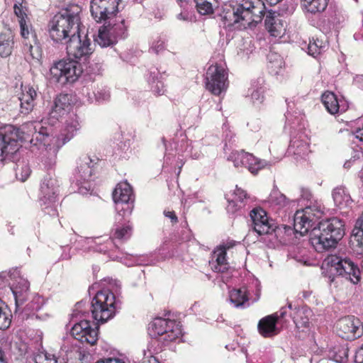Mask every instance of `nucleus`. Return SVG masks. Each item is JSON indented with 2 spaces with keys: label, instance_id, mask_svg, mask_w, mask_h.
<instances>
[{
  "label": "nucleus",
  "instance_id": "473e14b6",
  "mask_svg": "<svg viewBox=\"0 0 363 363\" xmlns=\"http://www.w3.org/2000/svg\"><path fill=\"white\" fill-rule=\"evenodd\" d=\"M322 102L330 114H335L340 110V104L337 96L332 91H325L321 96Z\"/></svg>",
  "mask_w": 363,
  "mask_h": 363
},
{
  "label": "nucleus",
  "instance_id": "39448f33",
  "mask_svg": "<svg viewBox=\"0 0 363 363\" xmlns=\"http://www.w3.org/2000/svg\"><path fill=\"white\" fill-rule=\"evenodd\" d=\"M83 69L77 60H60L50 68V79L60 85L75 82L82 74Z\"/></svg>",
  "mask_w": 363,
  "mask_h": 363
},
{
  "label": "nucleus",
  "instance_id": "412c9836",
  "mask_svg": "<svg viewBox=\"0 0 363 363\" xmlns=\"http://www.w3.org/2000/svg\"><path fill=\"white\" fill-rule=\"evenodd\" d=\"M220 17L224 27H230L240 22L245 23L242 4H239L224 9Z\"/></svg>",
  "mask_w": 363,
  "mask_h": 363
},
{
  "label": "nucleus",
  "instance_id": "4d7b16f0",
  "mask_svg": "<svg viewBox=\"0 0 363 363\" xmlns=\"http://www.w3.org/2000/svg\"><path fill=\"white\" fill-rule=\"evenodd\" d=\"M164 48V45L163 41H157L155 43L151 48V49L157 54L163 50Z\"/></svg>",
  "mask_w": 363,
  "mask_h": 363
},
{
  "label": "nucleus",
  "instance_id": "ddd939ff",
  "mask_svg": "<svg viewBox=\"0 0 363 363\" xmlns=\"http://www.w3.org/2000/svg\"><path fill=\"white\" fill-rule=\"evenodd\" d=\"M226 158L227 160L233 162L235 167H245L253 174H257L268 164L267 161L257 158L244 150L233 151Z\"/></svg>",
  "mask_w": 363,
  "mask_h": 363
},
{
  "label": "nucleus",
  "instance_id": "bb28decb",
  "mask_svg": "<svg viewBox=\"0 0 363 363\" xmlns=\"http://www.w3.org/2000/svg\"><path fill=\"white\" fill-rule=\"evenodd\" d=\"M215 261L211 262L212 269L216 272L224 273L228 271L229 264L226 259V252L225 247H218L213 252Z\"/></svg>",
  "mask_w": 363,
  "mask_h": 363
},
{
  "label": "nucleus",
  "instance_id": "f03ea898",
  "mask_svg": "<svg viewBox=\"0 0 363 363\" xmlns=\"http://www.w3.org/2000/svg\"><path fill=\"white\" fill-rule=\"evenodd\" d=\"M82 9L77 5H71L61 9L49 21L48 30L51 40L63 45L79 31Z\"/></svg>",
  "mask_w": 363,
  "mask_h": 363
},
{
  "label": "nucleus",
  "instance_id": "1a4fd4ad",
  "mask_svg": "<svg viewBox=\"0 0 363 363\" xmlns=\"http://www.w3.org/2000/svg\"><path fill=\"white\" fill-rule=\"evenodd\" d=\"M113 199L118 212L116 220L130 216L133 209L134 197L130 185L125 182L117 184L113 192Z\"/></svg>",
  "mask_w": 363,
  "mask_h": 363
},
{
  "label": "nucleus",
  "instance_id": "f8f14e48",
  "mask_svg": "<svg viewBox=\"0 0 363 363\" xmlns=\"http://www.w3.org/2000/svg\"><path fill=\"white\" fill-rule=\"evenodd\" d=\"M338 336L347 340H353L363 334V325L360 320L353 315L340 318L335 325Z\"/></svg>",
  "mask_w": 363,
  "mask_h": 363
},
{
  "label": "nucleus",
  "instance_id": "9d476101",
  "mask_svg": "<svg viewBox=\"0 0 363 363\" xmlns=\"http://www.w3.org/2000/svg\"><path fill=\"white\" fill-rule=\"evenodd\" d=\"M148 332L152 338L159 336L164 341H174L182 335L179 324L170 319L156 318L149 324Z\"/></svg>",
  "mask_w": 363,
  "mask_h": 363
},
{
  "label": "nucleus",
  "instance_id": "6ab92c4d",
  "mask_svg": "<svg viewBox=\"0 0 363 363\" xmlns=\"http://www.w3.org/2000/svg\"><path fill=\"white\" fill-rule=\"evenodd\" d=\"M315 220L313 218H310L307 214L303 212L297 211L294 217V228H291V233H283L282 236L286 238V242L290 240V237L292 235L298 233L303 236L306 234L310 229H313L315 225Z\"/></svg>",
  "mask_w": 363,
  "mask_h": 363
},
{
  "label": "nucleus",
  "instance_id": "ea45409f",
  "mask_svg": "<svg viewBox=\"0 0 363 363\" xmlns=\"http://www.w3.org/2000/svg\"><path fill=\"white\" fill-rule=\"evenodd\" d=\"M133 228L130 225H117L112 235L113 239L124 241L129 239L132 235Z\"/></svg>",
  "mask_w": 363,
  "mask_h": 363
},
{
  "label": "nucleus",
  "instance_id": "de8ad7c7",
  "mask_svg": "<svg viewBox=\"0 0 363 363\" xmlns=\"http://www.w3.org/2000/svg\"><path fill=\"white\" fill-rule=\"evenodd\" d=\"M325 46L323 45V43L318 40H313L310 41L308 45V53L310 55L315 57L319 55L324 49Z\"/></svg>",
  "mask_w": 363,
  "mask_h": 363
},
{
  "label": "nucleus",
  "instance_id": "dca6fc26",
  "mask_svg": "<svg viewBox=\"0 0 363 363\" xmlns=\"http://www.w3.org/2000/svg\"><path fill=\"white\" fill-rule=\"evenodd\" d=\"M68 40L63 45H66L67 52L69 56L76 60H81L83 57L86 60L92 53L91 41L86 35L82 39L79 32Z\"/></svg>",
  "mask_w": 363,
  "mask_h": 363
},
{
  "label": "nucleus",
  "instance_id": "603ef678",
  "mask_svg": "<svg viewBox=\"0 0 363 363\" xmlns=\"http://www.w3.org/2000/svg\"><path fill=\"white\" fill-rule=\"evenodd\" d=\"M234 199L242 203L244 200L247 198V193L240 188L236 186V189L234 193Z\"/></svg>",
  "mask_w": 363,
  "mask_h": 363
},
{
  "label": "nucleus",
  "instance_id": "c03bdc74",
  "mask_svg": "<svg viewBox=\"0 0 363 363\" xmlns=\"http://www.w3.org/2000/svg\"><path fill=\"white\" fill-rule=\"evenodd\" d=\"M303 309H298L293 317L294 322L298 328H306L309 326V318Z\"/></svg>",
  "mask_w": 363,
  "mask_h": 363
},
{
  "label": "nucleus",
  "instance_id": "69168bd1",
  "mask_svg": "<svg viewBox=\"0 0 363 363\" xmlns=\"http://www.w3.org/2000/svg\"><path fill=\"white\" fill-rule=\"evenodd\" d=\"M278 313V320L279 318H283L285 317V315H286V307H282L279 312L277 313Z\"/></svg>",
  "mask_w": 363,
  "mask_h": 363
},
{
  "label": "nucleus",
  "instance_id": "e2e57ef3",
  "mask_svg": "<svg viewBox=\"0 0 363 363\" xmlns=\"http://www.w3.org/2000/svg\"><path fill=\"white\" fill-rule=\"evenodd\" d=\"M20 350L21 351V355L26 356L28 354V347L26 344H21L20 347Z\"/></svg>",
  "mask_w": 363,
  "mask_h": 363
},
{
  "label": "nucleus",
  "instance_id": "7ed1b4c3",
  "mask_svg": "<svg viewBox=\"0 0 363 363\" xmlns=\"http://www.w3.org/2000/svg\"><path fill=\"white\" fill-rule=\"evenodd\" d=\"M344 227V222L336 217L320 221L311 230L310 242L318 252L334 248L345 235Z\"/></svg>",
  "mask_w": 363,
  "mask_h": 363
},
{
  "label": "nucleus",
  "instance_id": "3c124183",
  "mask_svg": "<svg viewBox=\"0 0 363 363\" xmlns=\"http://www.w3.org/2000/svg\"><path fill=\"white\" fill-rule=\"evenodd\" d=\"M228 205L226 208L227 211L230 213H235L240 208H241V205L238 204V201L235 199H233L231 200L228 199Z\"/></svg>",
  "mask_w": 363,
  "mask_h": 363
},
{
  "label": "nucleus",
  "instance_id": "2f4dec72",
  "mask_svg": "<svg viewBox=\"0 0 363 363\" xmlns=\"http://www.w3.org/2000/svg\"><path fill=\"white\" fill-rule=\"evenodd\" d=\"M13 169L16 178L23 182L30 177L31 173L28 162L23 159L18 160L16 162L13 163Z\"/></svg>",
  "mask_w": 363,
  "mask_h": 363
},
{
  "label": "nucleus",
  "instance_id": "4c0bfd02",
  "mask_svg": "<svg viewBox=\"0 0 363 363\" xmlns=\"http://www.w3.org/2000/svg\"><path fill=\"white\" fill-rule=\"evenodd\" d=\"M268 203L272 206L282 208L286 206L288 200L284 194H283L277 186L272 190L267 200Z\"/></svg>",
  "mask_w": 363,
  "mask_h": 363
},
{
  "label": "nucleus",
  "instance_id": "8fccbe9b",
  "mask_svg": "<svg viewBox=\"0 0 363 363\" xmlns=\"http://www.w3.org/2000/svg\"><path fill=\"white\" fill-rule=\"evenodd\" d=\"M268 58L269 60V67L272 69L274 67L276 72H278L279 69H280L282 67V60L279 56L275 54H270L268 56Z\"/></svg>",
  "mask_w": 363,
  "mask_h": 363
},
{
  "label": "nucleus",
  "instance_id": "0e129e2a",
  "mask_svg": "<svg viewBox=\"0 0 363 363\" xmlns=\"http://www.w3.org/2000/svg\"><path fill=\"white\" fill-rule=\"evenodd\" d=\"M0 363H7L6 357L2 347L0 345Z\"/></svg>",
  "mask_w": 363,
  "mask_h": 363
},
{
  "label": "nucleus",
  "instance_id": "a18cd8bd",
  "mask_svg": "<svg viewBox=\"0 0 363 363\" xmlns=\"http://www.w3.org/2000/svg\"><path fill=\"white\" fill-rule=\"evenodd\" d=\"M290 148H295L294 150V155L303 157L306 156L309 152L308 145L302 141H291Z\"/></svg>",
  "mask_w": 363,
  "mask_h": 363
},
{
  "label": "nucleus",
  "instance_id": "a878e982",
  "mask_svg": "<svg viewBox=\"0 0 363 363\" xmlns=\"http://www.w3.org/2000/svg\"><path fill=\"white\" fill-rule=\"evenodd\" d=\"M23 0H15L13 9L16 16L18 18L21 28V35L23 38H27L30 34L27 24L28 16L23 6Z\"/></svg>",
  "mask_w": 363,
  "mask_h": 363
},
{
  "label": "nucleus",
  "instance_id": "49530a36",
  "mask_svg": "<svg viewBox=\"0 0 363 363\" xmlns=\"http://www.w3.org/2000/svg\"><path fill=\"white\" fill-rule=\"evenodd\" d=\"M251 94L252 100L254 104L259 105L264 101V89L262 86L253 85Z\"/></svg>",
  "mask_w": 363,
  "mask_h": 363
},
{
  "label": "nucleus",
  "instance_id": "864d4df0",
  "mask_svg": "<svg viewBox=\"0 0 363 363\" xmlns=\"http://www.w3.org/2000/svg\"><path fill=\"white\" fill-rule=\"evenodd\" d=\"M33 360L35 363H45L46 360V351L38 352L34 354Z\"/></svg>",
  "mask_w": 363,
  "mask_h": 363
},
{
  "label": "nucleus",
  "instance_id": "680f3d73",
  "mask_svg": "<svg viewBox=\"0 0 363 363\" xmlns=\"http://www.w3.org/2000/svg\"><path fill=\"white\" fill-rule=\"evenodd\" d=\"M301 196L304 200H309L311 197V194L308 189L301 188Z\"/></svg>",
  "mask_w": 363,
  "mask_h": 363
},
{
  "label": "nucleus",
  "instance_id": "f3484780",
  "mask_svg": "<svg viewBox=\"0 0 363 363\" xmlns=\"http://www.w3.org/2000/svg\"><path fill=\"white\" fill-rule=\"evenodd\" d=\"M243 17L245 24H257L265 15V5L261 0H246L242 3Z\"/></svg>",
  "mask_w": 363,
  "mask_h": 363
},
{
  "label": "nucleus",
  "instance_id": "c85d7f7f",
  "mask_svg": "<svg viewBox=\"0 0 363 363\" xmlns=\"http://www.w3.org/2000/svg\"><path fill=\"white\" fill-rule=\"evenodd\" d=\"M350 243L352 246L358 247L361 253L363 252V211L352 230Z\"/></svg>",
  "mask_w": 363,
  "mask_h": 363
},
{
  "label": "nucleus",
  "instance_id": "423d86ee",
  "mask_svg": "<svg viewBox=\"0 0 363 363\" xmlns=\"http://www.w3.org/2000/svg\"><path fill=\"white\" fill-rule=\"evenodd\" d=\"M117 304L112 292L108 290L98 291L91 301L94 319L101 323H106L114 316Z\"/></svg>",
  "mask_w": 363,
  "mask_h": 363
},
{
  "label": "nucleus",
  "instance_id": "4be33fe9",
  "mask_svg": "<svg viewBox=\"0 0 363 363\" xmlns=\"http://www.w3.org/2000/svg\"><path fill=\"white\" fill-rule=\"evenodd\" d=\"M278 313L267 315L262 318L257 325L258 331L264 337H271L279 333L277 327Z\"/></svg>",
  "mask_w": 363,
  "mask_h": 363
},
{
  "label": "nucleus",
  "instance_id": "aec40b11",
  "mask_svg": "<svg viewBox=\"0 0 363 363\" xmlns=\"http://www.w3.org/2000/svg\"><path fill=\"white\" fill-rule=\"evenodd\" d=\"M30 283L27 279L18 277L13 280L11 289L13 294L16 308H20L28 299Z\"/></svg>",
  "mask_w": 363,
  "mask_h": 363
},
{
  "label": "nucleus",
  "instance_id": "bf43d9fd",
  "mask_svg": "<svg viewBox=\"0 0 363 363\" xmlns=\"http://www.w3.org/2000/svg\"><path fill=\"white\" fill-rule=\"evenodd\" d=\"M164 216L169 218L172 223H177L178 221L177 216H176L174 211H164Z\"/></svg>",
  "mask_w": 363,
  "mask_h": 363
},
{
  "label": "nucleus",
  "instance_id": "f257e3e1",
  "mask_svg": "<svg viewBox=\"0 0 363 363\" xmlns=\"http://www.w3.org/2000/svg\"><path fill=\"white\" fill-rule=\"evenodd\" d=\"M10 134L0 133V163L4 160H11L17 157L19 149L18 140L29 142L34 146L49 144L50 133L48 128L40 122L29 121L21 128H13Z\"/></svg>",
  "mask_w": 363,
  "mask_h": 363
},
{
  "label": "nucleus",
  "instance_id": "a19ab883",
  "mask_svg": "<svg viewBox=\"0 0 363 363\" xmlns=\"http://www.w3.org/2000/svg\"><path fill=\"white\" fill-rule=\"evenodd\" d=\"M328 357L337 363H346L348 357V349L345 347H338L330 351Z\"/></svg>",
  "mask_w": 363,
  "mask_h": 363
},
{
  "label": "nucleus",
  "instance_id": "5701e85b",
  "mask_svg": "<svg viewBox=\"0 0 363 363\" xmlns=\"http://www.w3.org/2000/svg\"><path fill=\"white\" fill-rule=\"evenodd\" d=\"M37 97V92L33 86H25L22 90L20 101V111L21 113L28 114L34 107V101Z\"/></svg>",
  "mask_w": 363,
  "mask_h": 363
},
{
  "label": "nucleus",
  "instance_id": "37998d69",
  "mask_svg": "<svg viewBox=\"0 0 363 363\" xmlns=\"http://www.w3.org/2000/svg\"><path fill=\"white\" fill-rule=\"evenodd\" d=\"M307 214L310 218H313L315 223L320 219L324 213V207L318 203H315L305 208L302 211Z\"/></svg>",
  "mask_w": 363,
  "mask_h": 363
},
{
  "label": "nucleus",
  "instance_id": "5fc2aeb1",
  "mask_svg": "<svg viewBox=\"0 0 363 363\" xmlns=\"http://www.w3.org/2000/svg\"><path fill=\"white\" fill-rule=\"evenodd\" d=\"M28 52H30V55L33 59L39 60L41 56L38 47H33V45H30L28 46Z\"/></svg>",
  "mask_w": 363,
  "mask_h": 363
},
{
  "label": "nucleus",
  "instance_id": "13d9d810",
  "mask_svg": "<svg viewBox=\"0 0 363 363\" xmlns=\"http://www.w3.org/2000/svg\"><path fill=\"white\" fill-rule=\"evenodd\" d=\"M354 362L356 363H363V345L357 350L354 355Z\"/></svg>",
  "mask_w": 363,
  "mask_h": 363
},
{
  "label": "nucleus",
  "instance_id": "a211bd4d",
  "mask_svg": "<svg viewBox=\"0 0 363 363\" xmlns=\"http://www.w3.org/2000/svg\"><path fill=\"white\" fill-rule=\"evenodd\" d=\"M98 330L91 327V323L88 320H81L75 323L71 329L72 335L82 342H87L94 345L98 340Z\"/></svg>",
  "mask_w": 363,
  "mask_h": 363
},
{
  "label": "nucleus",
  "instance_id": "c9c22d12",
  "mask_svg": "<svg viewBox=\"0 0 363 363\" xmlns=\"http://www.w3.org/2000/svg\"><path fill=\"white\" fill-rule=\"evenodd\" d=\"M199 13L203 16L211 15L217 7L216 0H194Z\"/></svg>",
  "mask_w": 363,
  "mask_h": 363
},
{
  "label": "nucleus",
  "instance_id": "7c9ffc66",
  "mask_svg": "<svg viewBox=\"0 0 363 363\" xmlns=\"http://www.w3.org/2000/svg\"><path fill=\"white\" fill-rule=\"evenodd\" d=\"M229 300L235 308L243 307L245 303L249 300L247 289L242 287L230 290L229 291Z\"/></svg>",
  "mask_w": 363,
  "mask_h": 363
},
{
  "label": "nucleus",
  "instance_id": "0eeeda50",
  "mask_svg": "<svg viewBox=\"0 0 363 363\" xmlns=\"http://www.w3.org/2000/svg\"><path fill=\"white\" fill-rule=\"evenodd\" d=\"M324 264L333 275L344 277L354 284L360 280V269L349 257L331 255L325 258Z\"/></svg>",
  "mask_w": 363,
  "mask_h": 363
},
{
  "label": "nucleus",
  "instance_id": "b1692460",
  "mask_svg": "<svg viewBox=\"0 0 363 363\" xmlns=\"http://www.w3.org/2000/svg\"><path fill=\"white\" fill-rule=\"evenodd\" d=\"M71 105V96L67 94L58 95L54 101V104L50 112V117L58 119L67 111H69Z\"/></svg>",
  "mask_w": 363,
  "mask_h": 363
},
{
  "label": "nucleus",
  "instance_id": "20e7f679",
  "mask_svg": "<svg viewBox=\"0 0 363 363\" xmlns=\"http://www.w3.org/2000/svg\"><path fill=\"white\" fill-rule=\"evenodd\" d=\"M251 224L252 230L260 236V240L266 242L269 247H273L277 242L286 244V238L282 236L283 233H291L290 226L281 225H276L272 219L269 220L266 211L262 208H255L250 211Z\"/></svg>",
  "mask_w": 363,
  "mask_h": 363
},
{
  "label": "nucleus",
  "instance_id": "cd10ccee",
  "mask_svg": "<svg viewBox=\"0 0 363 363\" xmlns=\"http://www.w3.org/2000/svg\"><path fill=\"white\" fill-rule=\"evenodd\" d=\"M266 29L273 36H279L282 30V24L278 17L277 12L268 11L264 20Z\"/></svg>",
  "mask_w": 363,
  "mask_h": 363
},
{
  "label": "nucleus",
  "instance_id": "052dcab7",
  "mask_svg": "<svg viewBox=\"0 0 363 363\" xmlns=\"http://www.w3.org/2000/svg\"><path fill=\"white\" fill-rule=\"evenodd\" d=\"M56 163V156L52 155L50 158H48L45 160L44 164L48 168H52Z\"/></svg>",
  "mask_w": 363,
  "mask_h": 363
},
{
  "label": "nucleus",
  "instance_id": "72a5a7b5",
  "mask_svg": "<svg viewBox=\"0 0 363 363\" xmlns=\"http://www.w3.org/2000/svg\"><path fill=\"white\" fill-rule=\"evenodd\" d=\"M81 162L77 166V174L82 180H88L93 174V162L88 156L80 158Z\"/></svg>",
  "mask_w": 363,
  "mask_h": 363
},
{
  "label": "nucleus",
  "instance_id": "09e8293b",
  "mask_svg": "<svg viewBox=\"0 0 363 363\" xmlns=\"http://www.w3.org/2000/svg\"><path fill=\"white\" fill-rule=\"evenodd\" d=\"M94 94L96 101L103 102L108 101L110 98L109 91L105 88H97Z\"/></svg>",
  "mask_w": 363,
  "mask_h": 363
},
{
  "label": "nucleus",
  "instance_id": "2eb2a0df",
  "mask_svg": "<svg viewBox=\"0 0 363 363\" xmlns=\"http://www.w3.org/2000/svg\"><path fill=\"white\" fill-rule=\"evenodd\" d=\"M60 186L59 181L50 174L45 175L40 184V201L44 205L48 204L45 208H50L51 211L48 213L55 215L56 210L53 203L56 201L57 193Z\"/></svg>",
  "mask_w": 363,
  "mask_h": 363
},
{
  "label": "nucleus",
  "instance_id": "338daca9",
  "mask_svg": "<svg viewBox=\"0 0 363 363\" xmlns=\"http://www.w3.org/2000/svg\"><path fill=\"white\" fill-rule=\"evenodd\" d=\"M235 241H230L225 243L224 245H221L219 247H225V250L233 247L235 245Z\"/></svg>",
  "mask_w": 363,
  "mask_h": 363
},
{
  "label": "nucleus",
  "instance_id": "6e6d98bb",
  "mask_svg": "<svg viewBox=\"0 0 363 363\" xmlns=\"http://www.w3.org/2000/svg\"><path fill=\"white\" fill-rule=\"evenodd\" d=\"M45 363H65L63 361L59 362L58 358L53 354L48 352L46 351V360Z\"/></svg>",
  "mask_w": 363,
  "mask_h": 363
},
{
  "label": "nucleus",
  "instance_id": "79ce46f5",
  "mask_svg": "<svg viewBox=\"0 0 363 363\" xmlns=\"http://www.w3.org/2000/svg\"><path fill=\"white\" fill-rule=\"evenodd\" d=\"M11 313L7 306L0 301V330L7 329L11 323Z\"/></svg>",
  "mask_w": 363,
  "mask_h": 363
},
{
  "label": "nucleus",
  "instance_id": "58836bf2",
  "mask_svg": "<svg viewBox=\"0 0 363 363\" xmlns=\"http://www.w3.org/2000/svg\"><path fill=\"white\" fill-rule=\"evenodd\" d=\"M80 128V123L77 116L74 118H71L67 121L65 129V138H63L64 143L70 140Z\"/></svg>",
  "mask_w": 363,
  "mask_h": 363
},
{
  "label": "nucleus",
  "instance_id": "6e6552de",
  "mask_svg": "<svg viewBox=\"0 0 363 363\" xmlns=\"http://www.w3.org/2000/svg\"><path fill=\"white\" fill-rule=\"evenodd\" d=\"M115 21L113 18L108 19L99 29L94 40L101 48L112 47L118 40L125 39L128 36L125 20L122 19L118 23Z\"/></svg>",
  "mask_w": 363,
  "mask_h": 363
},
{
  "label": "nucleus",
  "instance_id": "c756f323",
  "mask_svg": "<svg viewBox=\"0 0 363 363\" xmlns=\"http://www.w3.org/2000/svg\"><path fill=\"white\" fill-rule=\"evenodd\" d=\"M332 195L335 204L340 208L348 207L352 202L350 194L343 186L334 189Z\"/></svg>",
  "mask_w": 363,
  "mask_h": 363
},
{
  "label": "nucleus",
  "instance_id": "393cba45",
  "mask_svg": "<svg viewBox=\"0 0 363 363\" xmlns=\"http://www.w3.org/2000/svg\"><path fill=\"white\" fill-rule=\"evenodd\" d=\"M13 34L10 28L6 29L0 33V56L7 57L11 55L14 41Z\"/></svg>",
  "mask_w": 363,
  "mask_h": 363
},
{
  "label": "nucleus",
  "instance_id": "f704fd0d",
  "mask_svg": "<svg viewBox=\"0 0 363 363\" xmlns=\"http://www.w3.org/2000/svg\"><path fill=\"white\" fill-rule=\"evenodd\" d=\"M160 72L155 69L153 71L150 70L148 74L147 81L151 85V89L157 95H162L164 93V84L161 80L158 79Z\"/></svg>",
  "mask_w": 363,
  "mask_h": 363
},
{
  "label": "nucleus",
  "instance_id": "4468645a",
  "mask_svg": "<svg viewBox=\"0 0 363 363\" xmlns=\"http://www.w3.org/2000/svg\"><path fill=\"white\" fill-rule=\"evenodd\" d=\"M121 0H91L90 11L98 23L113 18L118 11Z\"/></svg>",
  "mask_w": 363,
  "mask_h": 363
},
{
  "label": "nucleus",
  "instance_id": "9b49d317",
  "mask_svg": "<svg viewBox=\"0 0 363 363\" xmlns=\"http://www.w3.org/2000/svg\"><path fill=\"white\" fill-rule=\"evenodd\" d=\"M206 89L218 96L228 87V74L220 65L210 66L206 73Z\"/></svg>",
  "mask_w": 363,
  "mask_h": 363
},
{
  "label": "nucleus",
  "instance_id": "e433bc0d",
  "mask_svg": "<svg viewBox=\"0 0 363 363\" xmlns=\"http://www.w3.org/2000/svg\"><path fill=\"white\" fill-rule=\"evenodd\" d=\"M301 6L309 13L323 11L327 7V0H300Z\"/></svg>",
  "mask_w": 363,
  "mask_h": 363
},
{
  "label": "nucleus",
  "instance_id": "774afa93",
  "mask_svg": "<svg viewBox=\"0 0 363 363\" xmlns=\"http://www.w3.org/2000/svg\"><path fill=\"white\" fill-rule=\"evenodd\" d=\"M108 361L109 362V363H125L121 359H116V358H108Z\"/></svg>",
  "mask_w": 363,
  "mask_h": 363
}]
</instances>
